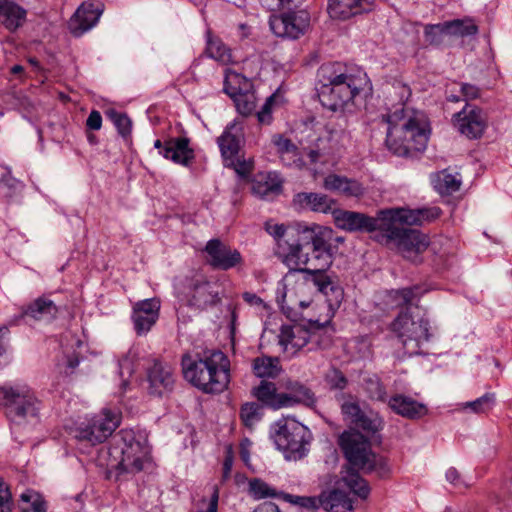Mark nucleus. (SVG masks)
<instances>
[{
    "label": "nucleus",
    "mask_w": 512,
    "mask_h": 512,
    "mask_svg": "<svg viewBox=\"0 0 512 512\" xmlns=\"http://www.w3.org/2000/svg\"><path fill=\"white\" fill-rule=\"evenodd\" d=\"M270 28L278 37L297 39L304 34L309 26V15L306 11L288 12L270 18Z\"/></svg>",
    "instance_id": "nucleus-15"
},
{
    "label": "nucleus",
    "mask_w": 512,
    "mask_h": 512,
    "mask_svg": "<svg viewBox=\"0 0 512 512\" xmlns=\"http://www.w3.org/2000/svg\"><path fill=\"white\" fill-rule=\"evenodd\" d=\"M26 11L12 0H0V23L9 31H15L25 21Z\"/></svg>",
    "instance_id": "nucleus-31"
},
{
    "label": "nucleus",
    "mask_w": 512,
    "mask_h": 512,
    "mask_svg": "<svg viewBox=\"0 0 512 512\" xmlns=\"http://www.w3.org/2000/svg\"><path fill=\"white\" fill-rule=\"evenodd\" d=\"M184 378L204 393H221L230 382V361L220 350L205 351L196 358L184 354L181 360Z\"/></svg>",
    "instance_id": "nucleus-2"
},
{
    "label": "nucleus",
    "mask_w": 512,
    "mask_h": 512,
    "mask_svg": "<svg viewBox=\"0 0 512 512\" xmlns=\"http://www.w3.org/2000/svg\"><path fill=\"white\" fill-rule=\"evenodd\" d=\"M218 500H219V490H218L217 486H214L213 493L211 495L207 509L205 511H199V512H217Z\"/></svg>",
    "instance_id": "nucleus-63"
},
{
    "label": "nucleus",
    "mask_w": 512,
    "mask_h": 512,
    "mask_svg": "<svg viewBox=\"0 0 512 512\" xmlns=\"http://www.w3.org/2000/svg\"><path fill=\"white\" fill-rule=\"evenodd\" d=\"M320 502L327 512H354L352 500L345 492L337 489L323 492Z\"/></svg>",
    "instance_id": "nucleus-32"
},
{
    "label": "nucleus",
    "mask_w": 512,
    "mask_h": 512,
    "mask_svg": "<svg viewBox=\"0 0 512 512\" xmlns=\"http://www.w3.org/2000/svg\"><path fill=\"white\" fill-rule=\"evenodd\" d=\"M310 337L309 330L301 325H285L279 334V344L284 352L294 355L307 345Z\"/></svg>",
    "instance_id": "nucleus-22"
},
{
    "label": "nucleus",
    "mask_w": 512,
    "mask_h": 512,
    "mask_svg": "<svg viewBox=\"0 0 512 512\" xmlns=\"http://www.w3.org/2000/svg\"><path fill=\"white\" fill-rule=\"evenodd\" d=\"M274 100H275L274 95H271L270 97H268L265 104L263 105L262 109L257 113V118L260 123L269 124L271 122V119H272L271 106H272V103L274 102Z\"/></svg>",
    "instance_id": "nucleus-59"
},
{
    "label": "nucleus",
    "mask_w": 512,
    "mask_h": 512,
    "mask_svg": "<svg viewBox=\"0 0 512 512\" xmlns=\"http://www.w3.org/2000/svg\"><path fill=\"white\" fill-rule=\"evenodd\" d=\"M366 193V188L356 179L346 178L340 194L346 197L360 198Z\"/></svg>",
    "instance_id": "nucleus-50"
},
{
    "label": "nucleus",
    "mask_w": 512,
    "mask_h": 512,
    "mask_svg": "<svg viewBox=\"0 0 512 512\" xmlns=\"http://www.w3.org/2000/svg\"><path fill=\"white\" fill-rule=\"evenodd\" d=\"M435 26H436V24L427 25L424 30L425 37H426L427 41H429L432 44L439 42L438 35L441 34L439 32V28H436Z\"/></svg>",
    "instance_id": "nucleus-62"
},
{
    "label": "nucleus",
    "mask_w": 512,
    "mask_h": 512,
    "mask_svg": "<svg viewBox=\"0 0 512 512\" xmlns=\"http://www.w3.org/2000/svg\"><path fill=\"white\" fill-rule=\"evenodd\" d=\"M332 239L326 238L320 247L312 248V254L308 256L306 266L293 268L303 273L305 281L312 283L320 293L326 296L330 305L340 303L343 298V291L336 277L327 273V269L333 262Z\"/></svg>",
    "instance_id": "nucleus-4"
},
{
    "label": "nucleus",
    "mask_w": 512,
    "mask_h": 512,
    "mask_svg": "<svg viewBox=\"0 0 512 512\" xmlns=\"http://www.w3.org/2000/svg\"><path fill=\"white\" fill-rule=\"evenodd\" d=\"M86 126L91 130H99L102 126V116L99 111L93 110L90 112Z\"/></svg>",
    "instance_id": "nucleus-60"
},
{
    "label": "nucleus",
    "mask_w": 512,
    "mask_h": 512,
    "mask_svg": "<svg viewBox=\"0 0 512 512\" xmlns=\"http://www.w3.org/2000/svg\"><path fill=\"white\" fill-rule=\"evenodd\" d=\"M341 411L345 420L352 424H355L363 412L358 403L349 401L342 404Z\"/></svg>",
    "instance_id": "nucleus-53"
},
{
    "label": "nucleus",
    "mask_w": 512,
    "mask_h": 512,
    "mask_svg": "<svg viewBox=\"0 0 512 512\" xmlns=\"http://www.w3.org/2000/svg\"><path fill=\"white\" fill-rule=\"evenodd\" d=\"M0 405L6 407L8 417L16 423L36 417L40 408L34 392L25 385L0 386Z\"/></svg>",
    "instance_id": "nucleus-10"
},
{
    "label": "nucleus",
    "mask_w": 512,
    "mask_h": 512,
    "mask_svg": "<svg viewBox=\"0 0 512 512\" xmlns=\"http://www.w3.org/2000/svg\"><path fill=\"white\" fill-rule=\"evenodd\" d=\"M148 390L151 395L163 396L172 391L174 376L172 368L161 362H154L148 370Z\"/></svg>",
    "instance_id": "nucleus-21"
},
{
    "label": "nucleus",
    "mask_w": 512,
    "mask_h": 512,
    "mask_svg": "<svg viewBox=\"0 0 512 512\" xmlns=\"http://www.w3.org/2000/svg\"><path fill=\"white\" fill-rule=\"evenodd\" d=\"M391 327L409 355L421 354L431 338L429 321L423 317L415 318L408 312L400 313Z\"/></svg>",
    "instance_id": "nucleus-9"
},
{
    "label": "nucleus",
    "mask_w": 512,
    "mask_h": 512,
    "mask_svg": "<svg viewBox=\"0 0 512 512\" xmlns=\"http://www.w3.org/2000/svg\"><path fill=\"white\" fill-rule=\"evenodd\" d=\"M388 237L404 258L415 263L429 245L428 237L415 229L395 227L390 230Z\"/></svg>",
    "instance_id": "nucleus-12"
},
{
    "label": "nucleus",
    "mask_w": 512,
    "mask_h": 512,
    "mask_svg": "<svg viewBox=\"0 0 512 512\" xmlns=\"http://www.w3.org/2000/svg\"><path fill=\"white\" fill-rule=\"evenodd\" d=\"M231 98L234 100L237 111L240 114L248 116L255 110L256 96L253 92H250L249 89L244 90L237 95H233Z\"/></svg>",
    "instance_id": "nucleus-45"
},
{
    "label": "nucleus",
    "mask_w": 512,
    "mask_h": 512,
    "mask_svg": "<svg viewBox=\"0 0 512 512\" xmlns=\"http://www.w3.org/2000/svg\"><path fill=\"white\" fill-rule=\"evenodd\" d=\"M440 33H445L452 36H471L478 32V27L471 19H456L444 23L436 24Z\"/></svg>",
    "instance_id": "nucleus-33"
},
{
    "label": "nucleus",
    "mask_w": 512,
    "mask_h": 512,
    "mask_svg": "<svg viewBox=\"0 0 512 512\" xmlns=\"http://www.w3.org/2000/svg\"><path fill=\"white\" fill-rule=\"evenodd\" d=\"M19 509L20 512H46L47 507L39 493L27 490L20 496Z\"/></svg>",
    "instance_id": "nucleus-41"
},
{
    "label": "nucleus",
    "mask_w": 512,
    "mask_h": 512,
    "mask_svg": "<svg viewBox=\"0 0 512 512\" xmlns=\"http://www.w3.org/2000/svg\"><path fill=\"white\" fill-rule=\"evenodd\" d=\"M114 441L115 445L109 449L114 460L109 465L127 473L142 471L150 455L147 433L144 430L123 429L114 437Z\"/></svg>",
    "instance_id": "nucleus-5"
},
{
    "label": "nucleus",
    "mask_w": 512,
    "mask_h": 512,
    "mask_svg": "<svg viewBox=\"0 0 512 512\" xmlns=\"http://www.w3.org/2000/svg\"><path fill=\"white\" fill-rule=\"evenodd\" d=\"M160 301L156 298L145 299L133 306L132 320L137 334H146L159 317Z\"/></svg>",
    "instance_id": "nucleus-20"
},
{
    "label": "nucleus",
    "mask_w": 512,
    "mask_h": 512,
    "mask_svg": "<svg viewBox=\"0 0 512 512\" xmlns=\"http://www.w3.org/2000/svg\"><path fill=\"white\" fill-rule=\"evenodd\" d=\"M365 391L372 400L385 401L386 392L378 379H368L365 383Z\"/></svg>",
    "instance_id": "nucleus-52"
},
{
    "label": "nucleus",
    "mask_w": 512,
    "mask_h": 512,
    "mask_svg": "<svg viewBox=\"0 0 512 512\" xmlns=\"http://www.w3.org/2000/svg\"><path fill=\"white\" fill-rule=\"evenodd\" d=\"M281 160L288 166L301 168L305 162L302 160L298 147L281 134L273 135L271 139Z\"/></svg>",
    "instance_id": "nucleus-28"
},
{
    "label": "nucleus",
    "mask_w": 512,
    "mask_h": 512,
    "mask_svg": "<svg viewBox=\"0 0 512 512\" xmlns=\"http://www.w3.org/2000/svg\"><path fill=\"white\" fill-rule=\"evenodd\" d=\"M354 425L368 433H376L382 430L384 420L376 412L370 411L366 413L363 411Z\"/></svg>",
    "instance_id": "nucleus-43"
},
{
    "label": "nucleus",
    "mask_w": 512,
    "mask_h": 512,
    "mask_svg": "<svg viewBox=\"0 0 512 512\" xmlns=\"http://www.w3.org/2000/svg\"><path fill=\"white\" fill-rule=\"evenodd\" d=\"M207 262L215 269L229 270L243 263L241 253L219 239H211L205 246Z\"/></svg>",
    "instance_id": "nucleus-18"
},
{
    "label": "nucleus",
    "mask_w": 512,
    "mask_h": 512,
    "mask_svg": "<svg viewBox=\"0 0 512 512\" xmlns=\"http://www.w3.org/2000/svg\"><path fill=\"white\" fill-rule=\"evenodd\" d=\"M102 12L103 6L100 3H82L69 20L70 32L76 37L83 35L97 24Z\"/></svg>",
    "instance_id": "nucleus-19"
},
{
    "label": "nucleus",
    "mask_w": 512,
    "mask_h": 512,
    "mask_svg": "<svg viewBox=\"0 0 512 512\" xmlns=\"http://www.w3.org/2000/svg\"><path fill=\"white\" fill-rule=\"evenodd\" d=\"M240 128L236 123H231L218 138V145L225 162L236 157L241 144Z\"/></svg>",
    "instance_id": "nucleus-29"
},
{
    "label": "nucleus",
    "mask_w": 512,
    "mask_h": 512,
    "mask_svg": "<svg viewBox=\"0 0 512 512\" xmlns=\"http://www.w3.org/2000/svg\"><path fill=\"white\" fill-rule=\"evenodd\" d=\"M374 0H329L328 12L334 19L346 20L369 11Z\"/></svg>",
    "instance_id": "nucleus-24"
},
{
    "label": "nucleus",
    "mask_w": 512,
    "mask_h": 512,
    "mask_svg": "<svg viewBox=\"0 0 512 512\" xmlns=\"http://www.w3.org/2000/svg\"><path fill=\"white\" fill-rule=\"evenodd\" d=\"M252 394L263 405L273 409L285 407L287 398L283 393H277L276 386L273 382L261 381L260 384L253 388Z\"/></svg>",
    "instance_id": "nucleus-30"
},
{
    "label": "nucleus",
    "mask_w": 512,
    "mask_h": 512,
    "mask_svg": "<svg viewBox=\"0 0 512 512\" xmlns=\"http://www.w3.org/2000/svg\"><path fill=\"white\" fill-rule=\"evenodd\" d=\"M388 406L398 415L408 419H419L427 415L428 408L410 396L397 394L388 401Z\"/></svg>",
    "instance_id": "nucleus-25"
},
{
    "label": "nucleus",
    "mask_w": 512,
    "mask_h": 512,
    "mask_svg": "<svg viewBox=\"0 0 512 512\" xmlns=\"http://www.w3.org/2000/svg\"><path fill=\"white\" fill-rule=\"evenodd\" d=\"M294 204L302 209H310L314 212H332L335 201L325 194L301 192L295 195Z\"/></svg>",
    "instance_id": "nucleus-27"
},
{
    "label": "nucleus",
    "mask_w": 512,
    "mask_h": 512,
    "mask_svg": "<svg viewBox=\"0 0 512 512\" xmlns=\"http://www.w3.org/2000/svg\"><path fill=\"white\" fill-rule=\"evenodd\" d=\"M283 500H285L286 502L292 503V504H296L303 508L311 509V510H315V509H318L319 507H321L320 496L318 498L303 497V496H294V495L285 493V495H283Z\"/></svg>",
    "instance_id": "nucleus-49"
},
{
    "label": "nucleus",
    "mask_w": 512,
    "mask_h": 512,
    "mask_svg": "<svg viewBox=\"0 0 512 512\" xmlns=\"http://www.w3.org/2000/svg\"><path fill=\"white\" fill-rule=\"evenodd\" d=\"M432 183L440 194L449 195L459 190L461 180L457 175H453L444 170L434 175Z\"/></svg>",
    "instance_id": "nucleus-36"
},
{
    "label": "nucleus",
    "mask_w": 512,
    "mask_h": 512,
    "mask_svg": "<svg viewBox=\"0 0 512 512\" xmlns=\"http://www.w3.org/2000/svg\"><path fill=\"white\" fill-rule=\"evenodd\" d=\"M290 235L285 262L290 268H297L308 264V254L303 252V248L308 245L320 247L326 238H333V230L316 223L294 222Z\"/></svg>",
    "instance_id": "nucleus-6"
},
{
    "label": "nucleus",
    "mask_w": 512,
    "mask_h": 512,
    "mask_svg": "<svg viewBox=\"0 0 512 512\" xmlns=\"http://www.w3.org/2000/svg\"><path fill=\"white\" fill-rule=\"evenodd\" d=\"M326 381L330 385L331 388L334 389H344L347 385V379L344 374L335 368L330 369L326 373Z\"/></svg>",
    "instance_id": "nucleus-54"
},
{
    "label": "nucleus",
    "mask_w": 512,
    "mask_h": 512,
    "mask_svg": "<svg viewBox=\"0 0 512 512\" xmlns=\"http://www.w3.org/2000/svg\"><path fill=\"white\" fill-rule=\"evenodd\" d=\"M446 479L451 484L457 486V487H467V484L461 480L460 474L455 468H449L446 472Z\"/></svg>",
    "instance_id": "nucleus-61"
},
{
    "label": "nucleus",
    "mask_w": 512,
    "mask_h": 512,
    "mask_svg": "<svg viewBox=\"0 0 512 512\" xmlns=\"http://www.w3.org/2000/svg\"><path fill=\"white\" fill-rule=\"evenodd\" d=\"M332 215L335 225L349 232H374L384 229L380 216L374 218L363 213L341 209H334Z\"/></svg>",
    "instance_id": "nucleus-16"
},
{
    "label": "nucleus",
    "mask_w": 512,
    "mask_h": 512,
    "mask_svg": "<svg viewBox=\"0 0 512 512\" xmlns=\"http://www.w3.org/2000/svg\"><path fill=\"white\" fill-rule=\"evenodd\" d=\"M250 86L251 84L249 80L243 75L236 73L231 69H226L224 78V91L230 97L249 89Z\"/></svg>",
    "instance_id": "nucleus-40"
},
{
    "label": "nucleus",
    "mask_w": 512,
    "mask_h": 512,
    "mask_svg": "<svg viewBox=\"0 0 512 512\" xmlns=\"http://www.w3.org/2000/svg\"><path fill=\"white\" fill-rule=\"evenodd\" d=\"M454 125L462 135L469 139H476L484 133L487 119L480 108L466 104L454 115Z\"/></svg>",
    "instance_id": "nucleus-17"
},
{
    "label": "nucleus",
    "mask_w": 512,
    "mask_h": 512,
    "mask_svg": "<svg viewBox=\"0 0 512 512\" xmlns=\"http://www.w3.org/2000/svg\"><path fill=\"white\" fill-rule=\"evenodd\" d=\"M206 53L223 65L234 63L231 50L219 38H208Z\"/></svg>",
    "instance_id": "nucleus-39"
},
{
    "label": "nucleus",
    "mask_w": 512,
    "mask_h": 512,
    "mask_svg": "<svg viewBox=\"0 0 512 512\" xmlns=\"http://www.w3.org/2000/svg\"><path fill=\"white\" fill-rule=\"evenodd\" d=\"M460 92L461 96L450 94L447 96V100L451 102H459L461 100H474L480 96V90L477 86L469 84V83H462L460 85Z\"/></svg>",
    "instance_id": "nucleus-48"
},
{
    "label": "nucleus",
    "mask_w": 512,
    "mask_h": 512,
    "mask_svg": "<svg viewBox=\"0 0 512 512\" xmlns=\"http://www.w3.org/2000/svg\"><path fill=\"white\" fill-rule=\"evenodd\" d=\"M293 223L289 225L273 223L268 221L265 223L266 232L271 235L280 249L288 251L289 243H291V229Z\"/></svg>",
    "instance_id": "nucleus-38"
},
{
    "label": "nucleus",
    "mask_w": 512,
    "mask_h": 512,
    "mask_svg": "<svg viewBox=\"0 0 512 512\" xmlns=\"http://www.w3.org/2000/svg\"><path fill=\"white\" fill-rule=\"evenodd\" d=\"M339 444L349 463L365 472H377L380 477L389 472V467L383 457L371 451L369 440L356 431L344 432L339 438Z\"/></svg>",
    "instance_id": "nucleus-7"
},
{
    "label": "nucleus",
    "mask_w": 512,
    "mask_h": 512,
    "mask_svg": "<svg viewBox=\"0 0 512 512\" xmlns=\"http://www.w3.org/2000/svg\"><path fill=\"white\" fill-rule=\"evenodd\" d=\"M343 480L350 490L358 497L366 499L369 496L370 487L367 481L360 477L358 473L349 470Z\"/></svg>",
    "instance_id": "nucleus-44"
},
{
    "label": "nucleus",
    "mask_w": 512,
    "mask_h": 512,
    "mask_svg": "<svg viewBox=\"0 0 512 512\" xmlns=\"http://www.w3.org/2000/svg\"><path fill=\"white\" fill-rule=\"evenodd\" d=\"M394 94L399 98V103L394 106L393 110H396L397 108H408L405 103L408 101V99L411 96V89L408 85L397 82L393 85Z\"/></svg>",
    "instance_id": "nucleus-57"
},
{
    "label": "nucleus",
    "mask_w": 512,
    "mask_h": 512,
    "mask_svg": "<svg viewBox=\"0 0 512 512\" xmlns=\"http://www.w3.org/2000/svg\"><path fill=\"white\" fill-rule=\"evenodd\" d=\"M253 193L262 199H272L282 191V180L275 172L261 173L252 184Z\"/></svg>",
    "instance_id": "nucleus-26"
},
{
    "label": "nucleus",
    "mask_w": 512,
    "mask_h": 512,
    "mask_svg": "<svg viewBox=\"0 0 512 512\" xmlns=\"http://www.w3.org/2000/svg\"><path fill=\"white\" fill-rule=\"evenodd\" d=\"M320 82L318 97L323 107L331 111H342L368 83L365 74L343 72L338 64L321 66L318 72Z\"/></svg>",
    "instance_id": "nucleus-3"
},
{
    "label": "nucleus",
    "mask_w": 512,
    "mask_h": 512,
    "mask_svg": "<svg viewBox=\"0 0 512 512\" xmlns=\"http://www.w3.org/2000/svg\"><path fill=\"white\" fill-rule=\"evenodd\" d=\"M495 403V395L493 393H486L474 401L462 404L461 409H470L473 413L481 414L490 411Z\"/></svg>",
    "instance_id": "nucleus-47"
},
{
    "label": "nucleus",
    "mask_w": 512,
    "mask_h": 512,
    "mask_svg": "<svg viewBox=\"0 0 512 512\" xmlns=\"http://www.w3.org/2000/svg\"><path fill=\"white\" fill-rule=\"evenodd\" d=\"M225 165L228 167H233L236 173L240 176H247L253 168V164L251 161L240 160L236 157L225 162Z\"/></svg>",
    "instance_id": "nucleus-58"
},
{
    "label": "nucleus",
    "mask_w": 512,
    "mask_h": 512,
    "mask_svg": "<svg viewBox=\"0 0 512 512\" xmlns=\"http://www.w3.org/2000/svg\"><path fill=\"white\" fill-rule=\"evenodd\" d=\"M119 418L115 413L104 410L102 414L95 416L84 427L76 430L75 437L80 441H87L91 445L104 442L118 427Z\"/></svg>",
    "instance_id": "nucleus-13"
},
{
    "label": "nucleus",
    "mask_w": 512,
    "mask_h": 512,
    "mask_svg": "<svg viewBox=\"0 0 512 512\" xmlns=\"http://www.w3.org/2000/svg\"><path fill=\"white\" fill-rule=\"evenodd\" d=\"M288 393H283L287 398L285 407L293 406L296 403L310 405L314 402L313 394L304 385L298 382H291L287 385Z\"/></svg>",
    "instance_id": "nucleus-37"
},
{
    "label": "nucleus",
    "mask_w": 512,
    "mask_h": 512,
    "mask_svg": "<svg viewBox=\"0 0 512 512\" xmlns=\"http://www.w3.org/2000/svg\"><path fill=\"white\" fill-rule=\"evenodd\" d=\"M346 178L338 174H329L324 178L323 187L328 191L340 194Z\"/></svg>",
    "instance_id": "nucleus-56"
},
{
    "label": "nucleus",
    "mask_w": 512,
    "mask_h": 512,
    "mask_svg": "<svg viewBox=\"0 0 512 512\" xmlns=\"http://www.w3.org/2000/svg\"><path fill=\"white\" fill-rule=\"evenodd\" d=\"M248 493L254 500L266 498H282L284 492L278 491L260 478H253L248 482Z\"/></svg>",
    "instance_id": "nucleus-35"
},
{
    "label": "nucleus",
    "mask_w": 512,
    "mask_h": 512,
    "mask_svg": "<svg viewBox=\"0 0 512 512\" xmlns=\"http://www.w3.org/2000/svg\"><path fill=\"white\" fill-rule=\"evenodd\" d=\"M441 210L438 207L422 208V209H406L397 208L384 210L379 212L381 223L386 224L385 221L390 223L387 229L390 231L392 228L399 225H421L426 221H431L440 216Z\"/></svg>",
    "instance_id": "nucleus-14"
},
{
    "label": "nucleus",
    "mask_w": 512,
    "mask_h": 512,
    "mask_svg": "<svg viewBox=\"0 0 512 512\" xmlns=\"http://www.w3.org/2000/svg\"><path fill=\"white\" fill-rule=\"evenodd\" d=\"M110 118L121 136L126 137L130 134L132 124L127 115L113 111L110 113Z\"/></svg>",
    "instance_id": "nucleus-51"
},
{
    "label": "nucleus",
    "mask_w": 512,
    "mask_h": 512,
    "mask_svg": "<svg viewBox=\"0 0 512 512\" xmlns=\"http://www.w3.org/2000/svg\"><path fill=\"white\" fill-rule=\"evenodd\" d=\"M189 143L190 141L186 137L170 138L164 142L160 154L175 164L188 166L194 159V151Z\"/></svg>",
    "instance_id": "nucleus-23"
},
{
    "label": "nucleus",
    "mask_w": 512,
    "mask_h": 512,
    "mask_svg": "<svg viewBox=\"0 0 512 512\" xmlns=\"http://www.w3.org/2000/svg\"><path fill=\"white\" fill-rule=\"evenodd\" d=\"M57 312L58 309L53 301L40 297L27 307L22 316L27 315L36 320H48L54 318Z\"/></svg>",
    "instance_id": "nucleus-34"
},
{
    "label": "nucleus",
    "mask_w": 512,
    "mask_h": 512,
    "mask_svg": "<svg viewBox=\"0 0 512 512\" xmlns=\"http://www.w3.org/2000/svg\"><path fill=\"white\" fill-rule=\"evenodd\" d=\"M240 417L243 424L252 429L262 418L261 407L255 402L245 403L241 407Z\"/></svg>",
    "instance_id": "nucleus-46"
},
{
    "label": "nucleus",
    "mask_w": 512,
    "mask_h": 512,
    "mask_svg": "<svg viewBox=\"0 0 512 512\" xmlns=\"http://www.w3.org/2000/svg\"><path fill=\"white\" fill-rule=\"evenodd\" d=\"M254 512H280L279 507L272 502H265L259 505Z\"/></svg>",
    "instance_id": "nucleus-64"
},
{
    "label": "nucleus",
    "mask_w": 512,
    "mask_h": 512,
    "mask_svg": "<svg viewBox=\"0 0 512 512\" xmlns=\"http://www.w3.org/2000/svg\"><path fill=\"white\" fill-rule=\"evenodd\" d=\"M277 430L274 442L277 448L285 453L288 460L304 457L311 440L309 429L293 418H284L276 423Z\"/></svg>",
    "instance_id": "nucleus-8"
},
{
    "label": "nucleus",
    "mask_w": 512,
    "mask_h": 512,
    "mask_svg": "<svg viewBox=\"0 0 512 512\" xmlns=\"http://www.w3.org/2000/svg\"><path fill=\"white\" fill-rule=\"evenodd\" d=\"M388 124L386 145L398 156L423 151L429 140V122L426 115L411 108L390 110L385 116Z\"/></svg>",
    "instance_id": "nucleus-1"
},
{
    "label": "nucleus",
    "mask_w": 512,
    "mask_h": 512,
    "mask_svg": "<svg viewBox=\"0 0 512 512\" xmlns=\"http://www.w3.org/2000/svg\"><path fill=\"white\" fill-rule=\"evenodd\" d=\"M253 371L257 377L273 378L278 375V360L271 357H259L253 362Z\"/></svg>",
    "instance_id": "nucleus-42"
},
{
    "label": "nucleus",
    "mask_w": 512,
    "mask_h": 512,
    "mask_svg": "<svg viewBox=\"0 0 512 512\" xmlns=\"http://www.w3.org/2000/svg\"><path fill=\"white\" fill-rule=\"evenodd\" d=\"M183 297L188 306L199 310H204L220 301L218 285L201 274L187 279Z\"/></svg>",
    "instance_id": "nucleus-11"
},
{
    "label": "nucleus",
    "mask_w": 512,
    "mask_h": 512,
    "mask_svg": "<svg viewBox=\"0 0 512 512\" xmlns=\"http://www.w3.org/2000/svg\"><path fill=\"white\" fill-rule=\"evenodd\" d=\"M12 494L6 483L0 479V512H12Z\"/></svg>",
    "instance_id": "nucleus-55"
}]
</instances>
